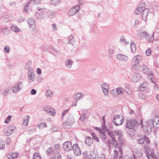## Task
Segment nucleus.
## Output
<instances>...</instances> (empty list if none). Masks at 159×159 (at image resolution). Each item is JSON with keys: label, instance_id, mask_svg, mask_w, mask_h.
<instances>
[{"label": "nucleus", "instance_id": "34", "mask_svg": "<svg viewBox=\"0 0 159 159\" xmlns=\"http://www.w3.org/2000/svg\"><path fill=\"white\" fill-rule=\"evenodd\" d=\"M100 138L102 140H105L107 139V135L106 134V132L105 131L103 130L99 134Z\"/></svg>", "mask_w": 159, "mask_h": 159}, {"label": "nucleus", "instance_id": "45", "mask_svg": "<svg viewBox=\"0 0 159 159\" xmlns=\"http://www.w3.org/2000/svg\"><path fill=\"white\" fill-rule=\"evenodd\" d=\"M38 127L39 129L47 127V125L45 122H42L38 125Z\"/></svg>", "mask_w": 159, "mask_h": 159}, {"label": "nucleus", "instance_id": "53", "mask_svg": "<svg viewBox=\"0 0 159 159\" xmlns=\"http://www.w3.org/2000/svg\"><path fill=\"white\" fill-rule=\"evenodd\" d=\"M11 142V139L9 137H7L6 139V143L7 145H9Z\"/></svg>", "mask_w": 159, "mask_h": 159}, {"label": "nucleus", "instance_id": "11", "mask_svg": "<svg viewBox=\"0 0 159 159\" xmlns=\"http://www.w3.org/2000/svg\"><path fill=\"white\" fill-rule=\"evenodd\" d=\"M72 147L71 142L70 141H66L64 143L63 147L65 150L69 152L72 149Z\"/></svg>", "mask_w": 159, "mask_h": 159}, {"label": "nucleus", "instance_id": "3", "mask_svg": "<svg viewBox=\"0 0 159 159\" xmlns=\"http://www.w3.org/2000/svg\"><path fill=\"white\" fill-rule=\"evenodd\" d=\"M152 122L149 120H148L144 125H142L144 131L146 134H149L152 131V128L153 126Z\"/></svg>", "mask_w": 159, "mask_h": 159}, {"label": "nucleus", "instance_id": "58", "mask_svg": "<svg viewBox=\"0 0 159 159\" xmlns=\"http://www.w3.org/2000/svg\"><path fill=\"white\" fill-rule=\"evenodd\" d=\"M56 15V13L54 12H51L49 15V17L51 18H53Z\"/></svg>", "mask_w": 159, "mask_h": 159}, {"label": "nucleus", "instance_id": "19", "mask_svg": "<svg viewBox=\"0 0 159 159\" xmlns=\"http://www.w3.org/2000/svg\"><path fill=\"white\" fill-rule=\"evenodd\" d=\"M149 10L148 8H145L142 11V19L143 20L146 21L148 15L149 13Z\"/></svg>", "mask_w": 159, "mask_h": 159}, {"label": "nucleus", "instance_id": "61", "mask_svg": "<svg viewBox=\"0 0 159 159\" xmlns=\"http://www.w3.org/2000/svg\"><path fill=\"white\" fill-rule=\"evenodd\" d=\"M52 30H55V31L57 30V26L55 24H53L52 25Z\"/></svg>", "mask_w": 159, "mask_h": 159}, {"label": "nucleus", "instance_id": "32", "mask_svg": "<svg viewBox=\"0 0 159 159\" xmlns=\"http://www.w3.org/2000/svg\"><path fill=\"white\" fill-rule=\"evenodd\" d=\"M120 40L121 43L124 45H126L129 43V42L126 40L125 37L124 36L120 37Z\"/></svg>", "mask_w": 159, "mask_h": 159}, {"label": "nucleus", "instance_id": "5", "mask_svg": "<svg viewBox=\"0 0 159 159\" xmlns=\"http://www.w3.org/2000/svg\"><path fill=\"white\" fill-rule=\"evenodd\" d=\"M23 87V82L21 81L19 82L14 86L12 89V91L13 93H16L19 92Z\"/></svg>", "mask_w": 159, "mask_h": 159}, {"label": "nucleus", "instance_id": "7", "mask_svg": "<svg viewBox=\"0 0 159 159\" xmlns=\"http://www.w3.org/2000/svg\"><path fill=\"white\" fill-rule=\"evenodd\" d=\"M89 157L90 159H106L105 156L103 155L101 157H98L97 152L94 151L90 152Z\"/></svg>", "mask_w": 159, "mask_h": 159}, {"label": "nucleus", "instance_id": "24", "mask_svg": "<svg viewBox=\"0 0 159 159\" xmlns=\"http://www.w3.org/2000/svg\"><path fill=\"white\" fill-rule=\"evenodd\" d=\"M28 23L29 26L32 28H34L35 27V22L34 20L32 18H29L28 20Z\"/></svg>", "mask_w": 159, "mask_h": 159}, {"label": "nucleus", "instance_id": "59", "mask_svg": "<svg viewBox=\"0 0 159 159\" xmlns=\"http://www.w3.org/2000/svg\"><path fill=\"white\" fill-rule=\"evenodd\" d=\"M115 133L116 135H119L120 137L122 135L121 132L119 130H116L115 131Z\"/></svg>", "mask_w": 159, "mask_h": 159}, {"label": "nucleus", "instance_id": "43", "mask_svg": "<svg viewBox=\"0 0 159 159\" xmlns=\"http://www.w3.org/2000/svg\"><path fill=\"white\" fill-rule=\"evenodd\" d=\"M53 148V149L55 151L56 153H59L60 148L59 144H57L55 145Z\"/></svg>", "mask_w": 159, "mask_h": 159}, {"label": "nucleus", "instance_id": "14", "mask_svg": "<svg viewBox=\"0 0 159 159\" xmlns=\"http://www.w3.org/2000/svg\"><path fill=\"white\" fill-rule=\"evenodd\" d=\"M72 149H73L75 155L77 156L81 155V151L78 144L75 143L73 145L72 147Z\"/></svg>", "mask_w": 159, "mask_h": 159}, {"label": "nucleus", "instance_id": "41", "mask_svg": "<svg viewBox=\"0 0 159 159\" xmlns=\"http://www.w3.org/2000/svg\"><path fill=\"white\" fill-rule=\"evenodd\" d=\"M130 47L132 51L134 52L136 51V46L134 44V42H132L131 43Z\"/></svg>", "mask_w": 159, "mask_h": 159}, {"label": "nucleus", "instance_id": "42", "mask_svg": "<svg viewBox=\"0 0 159 159\" xmlns=\"http://www.w3.org/2000/svg\"><path fill=\"white\" fill-rule=\"evenodd\" d=\"M35 16L38 19H42L43 17V14L41 12H37L35 13Z\"/></svg>", "mask_w": 159, "mask_h": 159}, {"label": "nucleus", "instance_id": "48", "mask_svg": "<svg viewBox=\"0 0 159 159\" xmlns=\"http://www.w3.org/2000/svg\"><path fill=\"white\" fill-rule=\"evenodd\" d=\"M138 89L141 91H143L146 90V88L144 84H143Z\"/></svg>", "mask_w": 159, "mask_h": 159}, {"label": "nucleus", "instance_id": "17", "mask_svg": "<svg viewBox=\"0 0 159 159\" xmlns=\"http://www.w3.org/2000/svg\"><path fill=\"white\" fill-rule=\"evenodd\" d=\"M107 143L109 148L111 147L112 145H113L114 147L116 148L118 147V145L116 139L113 140L112 139H109L107 140Z\"/></svg>", "mask_w": 159, "mask_h": 159}, {"label": "nucleus", "instance_id": "1", "mask_svg": "<svg viewBox=\"0 0 159 159\" xmlns=\"http://www.w3.org/2000/svg\"><path fill=\"white\" fill-rule=\"evenodd\" d=\"M138 143L140 144H143L144 148L147 153H149L151 150L150 148L148 146L150 143V141L148 138L145 136L142 137H139L137 139Z\"/></svg>", "mask_w": 159, "mask_h": 159}, {"label": "nucleus", "instance_id": "35", "mask_svg": "<svg viewBox=\"0 0 159 159\" xmlns=\"http://www.w3.org/2000/svg\"><path fill=\"white\" fill-rule=\"evenodd\" d=\"M50 159H61V156L59 153H55Z\"/></svg>", "mask_w": 159, "mask_h": 159}, {"label": "nucleus", "instance_id": "37", "mask_svg": "<svg viewBox=\"0 0 159 159\" xmlns=\"http://www.w3.org/2000/svg\"><path fill=\"white\" fill-rule=\"evenodd\" d=\"M84 95L81 93H78L75 94V97L74 98L76 100H80V99L82 98Z\"/></svg>", "mask_w": 159, "mask_h": 159}, {"label": "nucleus", "instance_id": "54", "mask_svg": "<svg viewBox=\"0 0 159 159\" xmlns=\"http://www.w3.org/2000/svg\"><path fill=\"white\" fill-rule=\"evenodd\" d=\"M47 95L49 97H52V93L51 90H48L47 91Z\"/></svg>", "mask_w": 159, "mask_h": 159}, {"label": "nucleus", "instance_id": "38", "mask_svg": "<svg viewBox=\"0 0 159 159\" xmlns=\"http://www.w3.org/2000/svg\"><path fill=\"white\" fill-rule=\"evenodd\" d=\"M116 91L118 94H121L125 92V90L122 87H118L116 89Z\"/></svg>", "mask_w": 159, "mask_h": 159}, {"label": "nucleus", "instance_id": "25", "mask_svg": "<svg viewBox=\"0 0 159 159\" xmlns=\"http://www.w3.org/2000/svg\"><path fill=\"white\" fill-rule=\"evenodd\" d=\"M19 155L18 153H10L7 155V157L9 159H13L17 157Z\"/></svg>", "mask_w": 159, "mask_h": 159}, {"label": "nucleus", "instance_id": "2", "mask_svg": "<svg viewBox=\"0 0 159 159\" xmlns=\"http://www.w3.org/2000/svg\"><path fill=\"white\" fill-rule=\"evenodd\" d=\"M138 127V123L135 119H132L127 120L125 127L129 129H134Z\"/></svg>", "mask_w": 159, "mask_h": 159}, {"label": "nucleus", "instance_id": "16", "mask_svg": "<svg viewBox=\"0 0 159 159\" xmlns=\"http://www.w3.org/2000/svg\"><path fill=\"white\" fill-rule=\"evenodd\" d=\"M141 75L138 73H134L132 77L131 80L134 82H136L140 80Z\"/></svg>", "mask_w": 159, "mask_h": 159}, {"label": "nucleus", "instance_id": "12", "mask_svg": "<svg viewBox=\"0 0 159 159\" xmlns=\"http://www.w3.org/2000/svg\"><path fill=\"white\" fill-rule=\"evenodd\" d=\"M141 36L143 37H145V39L150 43L153 42L154 38V34H153L151 38L150 39V36L146 32H143L141 34Z\"/></svg>", "mask_w": 159, "mask_h": 159}, {"label": "nucleus", "instance_id": "13", "mask_svg": "<svg viewBox=\"0 0 159 159\" xmlns=\"http://www.w3.org/2000/svg\"><path fill=\"white\" fill-rule=\"evenodd\" d=\"M101 87L104 94L105 95H108L109 89L108 85L106 83H103L101 84Z\"/></svg>", "mask_w": 159, "mask_h": 159}, {"label": "nucleus", "instance_id": "62", "mask_svg": "<svg viewBox=\"0 0 159 159\" xmlns=\"http://www.w3.org/2000/svg\"><path fill=\"white\" fill-rule=\"evenodd\" d=\"M36 93V91L34 89H32L31 91V94L32 95H34Z\"/></svg>", "mask_w": 159, "mask_h": 159}, {"label": "nucleus", "instance_id": "46", "mask_svg": "<svg viewBox=\"0 0 159 159\" xmlns=\"http://www.w3.org/2000/svg\"><path fill=\"white\" fill-rule=\"evenodd\" d=\"M138 65V64L136 63L133 65L131 68V70L132 71L134 72L137 69Z\"/></svg>", "mask_w": 159, "mask_h": 159}, {"label": "nucleus", "instance_id": "22", "mask_svg": "<svg viewBox=\"0 0 159 159\" xmlns=\"http://www.w3.org/2000/svg\"><path fill=\"white\" fill-rule=\"evenodd\" d=\"M85 143L89 146H90L93 142V139L91 137L87 136L85 139Z\"/></svg>", "mask_w": 159, "mask_h": 159}, {"label": "nucleus", "instance_id": "4", "mask_svg": "<svg viewBox=\"0 0 159 159\" xmlns=\"http://www.w3.org/2000/svg\"><path fill=\"white\" fill-rule=\"evenodd\" d=\"M124 118L121 119L119 115H116L113 117L112 122L116 126L122 125L124 122Z\"/></svg>", "mask_w": 159, "mask_h": 159}, {"label": "nucleus", "instance_id": "60", "mask_svg": "<svg viewBox=\"0 0 159 159\" xmlns=\"http://www.w3.org/2000/svg\"><path fill=\"white\" fill-rule=\"evenodd\" d=\"M151 53V49H148L146 51V54L148 56L150 55Z\"/></svg>", "mask_w": 159, "mask_h": 159}, {"label": "nucleus", "instance_id": "51", "mask_svg": "<svg viewBox=\"0 0 159 159\" xmlns=\"http://www.w3.org/2000/svg\"><path fill=\"white\" fill-rule=\"evenodd\" d=\"M108 134L110 136L111 139L113 140H114V139H116L115 135L112 132H109Z\"/></svg>", "mask_w": 159, "mask_h": 159}, {"label": "nucleus", "instance_id": "30", "mask_svg": "<svg viewBox=\"0 0 159 159\" xmlns=\"http://www.w3.org/2000/svg\"><path fill=\"white\" fill-rule=\"evenodd\" d=\"M65 63L66 66L68 68H70L73 64L72 60L71 59L66 60V61Z\"/></svg>", "mask_w": 159, "mask_h": 159}, {"label": "nucleus", "instance_id": "44", "mask_svg": "<svg viewBox=\"0 0 159 159\" xmlns=\"http://www.w3.org/2000/svg\"><path fill=\"white\" fill-rule=\"evenodd\" d=\"M33 159H41V157L38 153H34L33 154Z\"/></svg>", "mask_w": 159, "mask_h": 159}, {"label": "nucleus", "instance_id": "56", "mask_svg": "<svg viewBox=\"0 0 159 159\" xmlns=\"http://www.w3.org/2000/svg\"><path fill=\"white\" fill-rule=\"evenodd\" d=\"M28 75H30L31 74H34L33 70L31 68H29L28 69Z\"/></svg>", "mask_w": 159, "mask_h": 159}, {"label": "nucleus", "instance_id": "31", "mask_svg": "<svg viewBox=\"0 0 159 159\" xmlns=\"http://www.w3.org/2000/svg\"><path fill=\"white\" fill-rule=\"evenodd\" d=\"M148 158L149 159H155L156 156L154 154V151L152 150L150 154H148L147 155Z\"/></svg>", "mask_w": 159, "mask_h": 159}, {"label": "nucleus", "instance_id": "57", "mask_svg": "<svg viewBox=\"0 0 159 159\" xmlns=\"http://www.w3.org/2000/svg\"><path fill=\"white\" fill-rule=\"evenodd\" d=\"M88 152L87 151H85L83 153V155L84 158L85 159H87L88 158Z\"/></svg>", "mask_w": 159, "mask_h": 159}, {"label": "nucleus", "instance_id": "39", "mask_svg": "<svg viewBox=\"0 0 159 159\" xmlns=\"http://www.w3.org/2000/svg\"><path fill=\"white\" fill-rule=\"evenodd\" d=\"M30 118V116L28 115L26 116V118H24L23 124L24 125L27 126L28 125Z\"/></svg>", "mask_w": 159, "mask_h": 159}, {"label": "nucleus", "instance_id": "50", "mask_svg": "<svg viewBox=\"0 0 159 159\" xmlns=\"http://www.w3.org/2000/svg\"><path fill=\"white\" fill-rule=\"evenodd\" d=\"M4 142L0 139V149H3L4 148Z\"/></svg>", "mask_w": 159, "mask_h": 159}, {"label": "nucleus", "instance_id": "18", "mask_svg": "<svg viewBox=\"0 0 159 159\" xmlns=\"http://www.w3.org/2000/svg\"><path fill=\"white\" fill-rule=\"evenodd\" d=\"M117 58L119 60L123 61H126L128 60V57L125 55L119 54L117 55Z\"/></svg>", "mask_w": 159, "mask_h": 159}, {"label": "nucleus", "instance_id": "20", "mask_svg": "<svg viewBox=\"0 0 159 159\" xmlns=\"http://www.w3.org/2000/svg\"><path fill=\"white\" fill-rule=\"evenodd\" d=\"M140 68L144 74H149L150 73V70L148 68L147 66L144 65H142L140 66Z\"/></svg>", "mask_w": 159, "mask_h": 159}, {"label": "nucleus", "instance_id": "36", "mask_svg": "<svg viewBox=\"0 0 159 159\" xmlns=\"http://www.w3.org/2000/svg\"><path fill=\"white\" fill-rule=\"evenodd\" d=\"M28 78L30 82L31 83L33 82L35 79L34 74L28 75Z\"/></svg>", "mask_w": 159, "mask_h": 159}, {"label": "nucleus", "instance_id": "28", "mask_svg": "<svg viewBox=\"0 0 159 159\" xmlns=\"http://www.w3.org/2000/svg\"><path fill=\"white\" fill-rule=\"evenodd\" d=\"M11 30L15 33H17L19 32L20 31V29L18 26L15 25H13L11 28Z\"/></svg>", "mask_w": 159, "mask_h": 159}, {"label": "nucleus", "instance_id": "27", "mask_svg": "<svg viewBox=\"0 0 159 159\" xmlns=\"http://www.w3.org/2000/svg\"><path fill=\"white\" fill-rule=\"evenodd\" d=\"M68 42L67 43L69 44L70 43L72 45H74V43H75V40L74 39V37L72 35H71L68 37Z\"/></svg>", "mask_w": 159, "mask_h": 159}, {"label": "nucleus", "instance_id": "26", "mask_svg": "<svg viewBox=\"0 0 159 159\" xmlns=\"http://www.w3.org/2000/svg\"><path fill=\"white\" fill-rule=\"evenodd\" d=\"M141 57L140 56H135L133 60V62L135 63H137L138 64L141 61Z\"/></svg>", "mask_w": 159, "mask_h": 159}, {"label": "nucleus", "instance_id": "9", "mask_svg": "<svg viewBox=\"0 0 159 159\" xmlns=\"http://www.w3.org/2000/svg\"><path fill=\"white\" fill-rule=\"evenodd\" d=\"M151 122L152 125L155 128H159V117L157 116L154 119L150 120Z\"/></svg>", "mask_w": 159, "mask_h": 159}, {"label": "nucleus", "instance_id": "40", "mask_svg": "<svg viewBox=\"0 0 159 159\" xmlns=\"http://www.w3.org/2000/svg\"><path fill=\"white\" fill-rule=\"evenodd\" d=\"M60 0H52L50 2V4L56 6L60 2Z\"/></svg>", "mask_w": 159, "mask_h": 159}, {"label": "nucleus", "instance_id": "23", "mask_svg": "<svg viewBox=\"0 0 159 159\" xmlns=\"http://www.w3.org/2000/svg\"><path fill=\"white\" fill-rule=\"evenodd\" d=\"M56 152L52 147L49 148L46 151V153L48 156H51L55 154Z\"/></svg>", "mask_w": 159, "mask_h": 159}, {"label": "nucleus", "instance_id": "10", "mask_svg": "<svg viewBox=\"0 0 159 159\" xmlns=\"http://www.w3.org/2000/svg\"><path fill=\"white\" fill-rule=\"evenodd\" d=\"M43 110L46 111L48 114L52 116H54L56 114L55 111L52 107H49L47 106L44 107Z\"/></svg>", "mask_w": 159, "mask_h": 159}, {"label": "nucleus", "instance_id": "63", "mask_svg": "<svg viewBox=\"0 0 159 159\" xmlns=\"http://www.w3.org/2000/svg\"><path fill=\"white\" fill-rule=\"evenodd\" d=\"M30 4H28V2L27 3V4L25 6V7L24 9V10L25 11V12H26L27 10L28 9V5H30Z\"/></svg>", "mask_w": 159, "mask_h": 159}, {"label": "nucleus", "instance_id": "21", "mask_svg": "<svg viewBox=\"0 0 159 159\" xmlns=\"http://www.w3.org/2000/svg\"><path fill=\"white\" fill-rule=\"evenodd\" d=\"M75 122L74 118L72 116H69L68 117L67 121L64 123L63 124L64 125H69V126L71 125Z\"/></svg>", "mask_w": 159, "mask_h": 159}, {"label": "nucleus", "instance_id": "55", "mask_svg": "<svg viewBox=\"0 0 159 159\" xmlns=\"http://www.w3.org/2000/svg\"><path fill=\"white\" fill-rule=\"evenodd\" d=\"M4 51L7 53H9L10 51V48L8 46H6L4 48Z\"/></svg>", "mask_w": 159, "mask_h": 159}, {"label": "nucleus", "instance_id": "8", "mask_svg": "<svg viewBox=\"0 0 159 159\" xmlns=\"http://www.w3.org/2000/svg\"><path fill=\"white\" fill-rule=\"evenodd\" d=\"M16 129L14 126H11L5 129L4 131V134L6 136H8L11 134L14 130Z\"/></svg>", "mask_w": 159, "mask_h": 159}, {"label": "nucleus", "instance_id": "15", "mask_svg": "<svg viewBox=\"0 0 159 159\" xmlns=\"http://www.w3.org/2000/svg\"><path fill=\"white\" fill-rule=\"evenodd\" d=\"M145 3L143 2L140 4L137 9L135 10V13L137 15H139L141 13L142 11L144 9Z\"/></svg>", "mask_w": 159, "mask_h": 159}, {"label": "nucleus", "instance_id": "52", "mask_svg": "<svg viewBox=\"0 0 159 159\" xmlns=\"http://www.w3.org/2000/svg\"><path fill=\"white\" fill-rule=\"evenodd\" d=\"M86 118L87 117L86 116V114H83L80 116V119L81 121H83L84 120L86 119Z\"/></svg>", "mask_w": 159, "mask_h": 159}, {"label": "nucleus", "instance_id": "29", "mask_svg": "<svg viewBox=\"0 0 159 159\" xmlns=\"http://www.w3.org/2000/svg\"><path fill=\"white\" fill-rule=\"evenodd\" d=\"M118 146H122L125 144L124 139L121 137L120 136L118 138Z\"/></svg>", "mask_w": 159, "mask_h": 159}, {"label": "nucleus", "instance_id": "33", "mask_svg": "<svg viewBox=\"0 0 159 159\" xmlns=\"http://www.w3.org/2000/svg\"><path fill=\"white\" fill-rule=\"evenodd\" d=\"M41 0H30L28 2L29 4H39L41 3Z\"/></svg>", "mask_w": 159, "mask_h": 159}, {"label": "nucleus", "instance_id": "6", "mask_svg": "<svg viewBox=\"0 0 159 159\" xmlns=\"http://www.w3.org/2000/svg\"><path fill=\"white\" fill-rule=\"evenodd\" d=\"M80 10L79 6H76L71 8L68 12V14L70 16H73L76 14Z\"/></svg>", "mask_w": 159, "mask_h": 159}, {"label": "nucleus", "instance_id": "64", "mask_svg": "<svg viewBox=\"0 0 159 159\" xmlns=\"http://www.w3.org/2000/svg\"><path fill=\"white\" fill-rule=\"evenodd\" d=\"M108 52L110 54H112L114 53V50L112 49H109L108 50Z\"/></svg>", "mask_w": 159, "mask_h": 159}, {"label": "nucleus", "instance_id": "49", "mask_svg": "<svg viewBox=\"0 0 159 159\" xmlns=\"http://www.w3.org/2000/svg\"><path fill=\"white\" fill-rule=\"evenodd\" d=\"M91 135L93 137L94 140H95L97 142H99V138L97 137L96 134L93 133L91 134Z\"/></svg>", "mask_w": 159, "mask_h": 159}, {"label": "nucleus", "instance_id": "47", "mask_svg": "<svg viewBox=\"0 0 159 159\" xmlns=\"http://www.w3.org/2000/svg\"><path fill=\"white\" fill-rule=\"evenodd\" d=\"M11 90V89H7L5 90H4L2 94L4 96H7L9 92V91Z\"/></svg>", "mask_w": 159, "mask_h": 159}]
</instances>
